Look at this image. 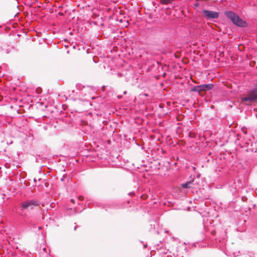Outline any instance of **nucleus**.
Returning <instances> with one entry per match:
<instances>
[{
    "instance_id": "nucleus-10",
    "label": "nucleus",
    "mask_w": 257,
    "mask_h": 257,
    "mask_svg": "<svg viewBox=\"0 0 257 257\" xmlns=\"http://www.w3.org/2000/svg\"><path fill=\"white\" fill-rule=\"evenodd\" d=\"M174 55L176 57H177V52H176L175 54H174Z\"/></svg>"
},
{
    "instance_id": "nucleus-11",
    "label": "nucleus",
    "mask_w": 257,
    "mask_h": 257,
    "mask_svg": "<svg viewBox=\"0 0 257 257\" xmlns=\"http://www.w3.org/2000/svg\"><path fill=\"white\" fill-rule=\"evenodd\" d=\"M126 91L124 92V94H126Z\"/></svg>"
},
{
    "instance_id": "nucleus-4",
    "label": "nucleus",
    "mask_w": 257,
    "mask_h": 257,
    "mask_svg": "<svg viewBox=\"0 0 257 257\" xmlns=\"http://www.w3.org/2000/svg\"><path fill=\"white\" fill-rule=\"evenodd\" d=\"M213 87V85L212 84H204L196 86L192 90L200 92L202 91L210 90L212 89Z\"/></svg>"
},
{
    "instance_id": "nucleus-7",
    "label": "nucleus",
    "mask_w": 257,
    "mask_h": 257,
    "mask_svg": "<svg viewBox=\"0 0 257 257\" xmlns=\"http://www.w3.org/2000/svg\"><path fill=\"white\" fill-rule=\"evenodd\" d=\"M182 61L184 63H187L188 62V60L187 59H182Z\"/></svg>"
},
{
    "instance_id": "nucleus-5",
    "label": "nucleus",
    "mask_w": 257,
    "mask_h": 257,
    "mask_svg": "<svg viewBox=\"0 0 257 257\" xmlns=\"http://www.w3.org/2000/svg\"><path fill=\"white\" fill-rule=\"evenodd\" d=\"M203 13L206 17L209 19H215L218 18L219 16L217 12L208 10H204Z\"/></svg>"
},
{
    "instance_id": "nucleus-1",
    "label": "nucleus",
    "mask_w": 257,
    "mask_h": 257,
    "mask_svg": "<svg viewBox=\"0 0 257 257\" xmlns=\"http://www.w3.org/2000/svg\"><path fill=\"white\" fill-rule=\"evenodd\" d=\"M20 205L23 210L27 211H31L40 207L37 201L31 200L22 202Z\"/></svg>"
},
{
    "instance_id": "nucleus-12",
    "label": "nucleus",
    "mask_w": 257,
    "mask_h": 257,
    "mask_svg": "<svg viewBox=\"0 0 257 257\" xmlns=\"http://www.w3.org/2000/svg\"><path fill=\"white\" fill-rule=\"evenodd\" d=\"M178 117H179V116L178 115ZM177 120H179V118H177Z\"/></svg>"
},
{
    "instance_id": "nucleus-6",
    "label": "nucleus",
    "mask_w": 257,
    "mask_h": 257,
    "mask_svg": "<svg viewBox=\"0 0 257 257\" xmlns=\"http://www.w3.org/2000/svg\"><path fill=\"white\" fill-rule=\"evenodd\" d=\"M191 183V182H187L185 184H182V187L184 188H188L190 187V184Z\"/></svg>"
},
{
    "instance_id": "nucleus-3",
    "label": "nucleus",
    "mask_w": 257,
    "mask_h": 257,
    "mask_svg": "<svg viewBox=\"0 0 257 257\" xmlns=\"http://www.w3.org/2000/svg\"><path fill=\"white\" fill-rule=\"evenodd\" d=\"M257 100V85L251 90L248 94L241 98V101L243 102H249V103L253 102Z\"/></svg>"
},
{
    "instance_id": "nucleus-2",
    "label": "nucleus",
    "mask_w": 257,
    "mask_h": 257,
    "mask_svg": "<svg viewBox=\"0 0 257 257\" xmlns=\"http://www.w3.org/2000/svg\"><path fill=\"white\" fill-rule=\"evenodd\" d=\"M226 16L235 25L243 27L245 25V22L239 18V17L232 12H227L225 13Z\"/></svg>"
},
{
    "instance_id": "nucleus-8",
    "label": "nucleus",
    "mask_w": 257,
    "mask_h": 257,
    "mask_svg": "<svg viewBox=\"0 0 257 257\" xmlns=\"http://www.w3.org/2000/svg\"><path fill=\"white\" fill-rule=\"evenodd\" d=\"M78 199L80 200H83L84 199V197L82 196H80L78 197Z\"/></svg>"
},
{
    "instance_id": "nucleus-9",
    "label": "nucleus",
    "mask_w": 257,
    "mask_h": 257,
    "mask_svg": "<svg viewBox=\"0 0 257 257\" xmlns=\"http://www.w3.org/2000/svg\"><path fill=\"white\" fill-rule=\"evenodd\" d=\"M71 202H72V203H75V201H74V200L73 199H72L71 200Z\"/></svg>"
}]
</instances>
